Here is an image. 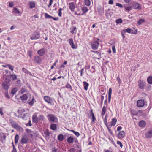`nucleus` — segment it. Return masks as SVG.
Listing matches in <instances>:
<instances>
[{"mask_svg": "<svg viewBox=\"0 0 152 152\" xmlns=\"http://www.w3.org/2000/svg\"><path fill=\"white\" fill-rule=\"evenodd\" d=\"M38 118L36 115H34L32 116V121L35 123H37L38 121Z\"/></svg>", "mask_w": 152, "mask_h": 152, "instance_id": "17", "label": "nucleus"}, {"mask_svg": "<svg viewBox=\"0 0 152 152\" xmlns=\"http://www.w3.org/2000/svg\"><path fill=\"white\" fill-rule=\"evenodd\" d=\"M56 128L57 126L56 124H53L50 125V128L52 130H55L56 129Z\"/></svg>", "mask_w": 152, "mask_h": 152, "instance_id": "35", "label": "nucleus"}, {"mask_svg": "<svg viewBox=\"0 0 152 152\" xmlns=\"http://www.w3.org/2000/svg\"><path fill=\"white\" fill-rule=\"evenodd\" d=\"M51 18L53 19L55 21H57L59 19V18L58 17L54 18L52 17V18Z\"/></svg>", "mask_w": 152, "mask_h": 152, "instance_id": "59", "label": "nucleus"}, {"mask_svg": "<svg viewBox=\"0 0 152 152\" xmlns=\"http://www.w3.org/2000/svg\"><path fill=\"white\" fill-rule=\"evenodd\" d=\"M69 8L72 11L74 10L75 8V5L74 2L70 3H69Z\"/></svg>", "mask_w": 152, "mask_h": 152, "instance_id": "13", "label": "nucleus"}, {"mask_svg": "<svg viewBox=\"0 0 152 152\" xmlns=\"http://www.w3.org/2000/svg\"><path fill=\"white\" fill-rule=\"evenodd\" d=\"M71 30L70 31V32L72 34H74L75 32L74 31H75L76 29V27L73 26L72 28H70Z\"/></svg>", "mask_w": 152, "mask_h": 152, "instance_id": "42", "label": "nucleus"}, {"mask_svg": "<svg viewBox=\"0 0 152 152\" xmlns=\"http://www.w3.org/2000/svg\"><path fill=\"white\" fill-rule=\"evenodd\" d=\"M74 141V139L72 137L70 136L67 139V141L69 143H72Z\"/></svg>", "mask_w": 152, "mask_h": 152, "instance_id": "16", "label": "nucleus"}, {"mask_svg": "<svg viewBox=\"0 0 152 152\" xmlns=\"http://www.w3.org/2000/svg\"><path fill=\"white\" fill-rule=\"evenodd\" d=\"M75 14L77 15H82L83 14V13H81L79 12V11H76L75 12Z\"/></svg>", "mask_w": 152, "mask_h": 152, "instance_id": "54", "label": "nucleus"}, {"mask_svg": "<svg viewBox=\"0 0 152 152\" xmlns=\"http://www.w3.org/2000/svg\"><path fill=\"white\" fill-rule=\"evenodd\" d=\"M28 139L26 137H22L20 141L22 144L26 143L28 141Z\"/></svg>", "mask_w": 152, "mask_h": 152, "instance_id": "19", "label": "nucleus"}, {"mask_svg": "<svg viewBox=\"0 0 152 152\" xmlns=\"http://www.w3.org/2000/svg\"><path fill=\"white\" fill-rule=\"evenodd\" d=\"M90 115L91 116H92V120L93 122H94L96 120V119L95 117L94 113L93 112L92 109H91L90 110Z\"/></svg>", "mask_w": 152, "mask_h": 152, "instance_id": "21", "label": "nucleus"}, {"mask_svg": "<svg viewBox=\"0 0 152 152\" xmlns=\"http://www.w3.org/2000/svg\"><path fill=\"white\" fill-rule=\"evenodd\" d=\"M117 121V119L115 118H113L112 119V121L110 122V126L111 127L113 126H115L116 123Z\"/></svg>", "mask_w": 152, "mask_h": 152, "instance_id": "25", "label": "nucleus"}, {"mask_svg": "<svg viewBox=\"0 0 152 152\" xmlns=\"http://www.w3.org/2000/svg\"><path fill=\"white\" fill-rule=\"evenodd\" d=\"M133 8L135 9L140 10L141 9V7L140 5L137 3H134L133 6Z\"/></svg>", "mask_w": 152, "mask_h": 152, "instance_id": "10", "label": "nucleus"}, {"mask_svg": "<svg viewBox=\"0 0 152 152\" xmlns=\"http://www.w3.org/2000/svg\"><path fill=\"white\" fill-rule=\"evenodd\" d=\"M117 144L119 145L120 147H122L123 146V145L121 142L119 141H118L117 142Z\"/></svg>", "mask_w": 152, "mask_h": 152, "instance_id": "55", "label": "nucleus"}, {"mask_svg": "<svg viewBox=\"0 0 152 152\" xmlns=\"http://www.w3.org/2000/svg\"><path fill=\"white\" fill-rule=\"evenodd\" d=\"M5 97L6 98H7L8 99L10 98V96H9L8 93H5Z\"/></svg>", "mask_w": 152, "mask_h": 152, "instance_id": "57", "label": "nucleus"}, {"mask_svg": "<svg viewBox=\"0 0 152 152\" xmlns=\"http://www.w3.org/2000/svg\"><path fill=\"white\" fill-rule=\"evenodd\" d=\"M45 17L46 18H52V16L49 15L48 13H45Z\"/></svg>", "mask_w": 152, "mask_h": 152, "instance_id": "45", "label": "nucleus"}, {"mask_svg": "<svg viewBox=\"0 0 152 152\" xmlns=\"http://www.w3.org/2000/svg\"><path fill=\"white\" fill-rule=\"evenodd\" d=\"M12 12L15 14H19L20 12L16 7H14L12 10Z\"/></svg>", "mask_w": 152, "mask_h": 152, "instance_id": "31", "label": "nucleus"}, {"mask_svg": "<svg viewBox=\"0 0 152 152\" xmlns=\"http://www.w3.org/2000/svg\"><path fill=\"white\" fill-rule=\"evenodd\" d=\"M125 136V133L124 131H122L120 132L118 135V137L119 138H123Z\"/></svg>", "mask_w": 152, "mask_h": 152, "instance_id": "22", "label": "nucleus"}, {"mask_svg": "<svg viewBox=\"0 0 152 152\" xmlns=\"http://www.w3.org/2000/svg\"><path fill=\"white\" fill-rule=\"evenodd\" d=\"M145 103L143 100H139L137 101V106L138 107H142L144 105Z\"/></svg>", "mask_w": 152, "mask_h": 152, "instance_id": "7", "label": "nucleus"}, {"mask_svg": "<svg viewBox=\"0 0 152 152\" xmlns=\"http://www.w3.org/2000/svg\"><path fill=\"white\" fill-rule=\"evenodd\" d=\"M116 6H118L121 8H122L123 7L122 5L119 3H116Z\"/></svg>", "mask_w": 152, "mask_h": 152, "instance_id": "49", "label": "nucleus"}, {"mask_svg": "<svg viewBox=\"0 0 152 152\" xmlns=\"http://www.w3.org/2000/svg\"><path fill=\"white\" fill-rule=\"evenodd\" d=\"M10 123L11 124L12 126L15 129L19 128L20 127L18 124L15 122L13 120L10 119L9 120Z\"/></svg>", "mask_w": 152, "mask_h": 152, "instance_id": "6", "label": "nucleus"}, {"mask_svg": "<svg viewBox=\"0 0 152 152\" xmlns=\"http://www.w3.org/2000/svg\"><path fill=\"white\" fill-rule=\"evenodd\" d=\"M2 110H3L2 108H0V114L1 115H4V113L3 112Z\"/></svg>", "mask_w": 152, "mask_h": 152, "instance_id": "58", "label": "nucleus"}, {"mask_svg": "<svg viewBox=\"0 0 152 152\" xmlns=\"http://www.w3.org/2000/svg\"><path fill=\"white\" fill-rule=\"evenodd\" d=\"M75 150L73 148H72L69 150V152H74Z\"/></svg>", "mask_w": 152, "mask_h": 152, "instance_id": "64", "label": "nucleus"}, {"mask_svg": "<svg viewBox=\"0 0 152 152\" xmlns=\"http://www.w3.org/2000/svg\"><path fill=\"white\" fill-rule=\"evenodd\" d=\"M14 4L13 2L9 3V6L10 7H12L13 6Z\"/></svg>", "mask_w": 152, "mask_h": 152, "instance_id": "56", "label": "nucleus"}, {"mask_svg": "<svg viewBox=\"0 0 152 152\" xmlns=\"http://www.w3.org/2000/svg\"><path fill=\"white\" fill-rule=\"evenodd\" d=\"M2 86L3 89L6 90H8L9 87L8 83L6 82L2 84Z\"/></svg>", "mask_w": 152, "mask_h": 152, "instance_id": "20", "label": "nucleus"}, {"mask_svg": "<svg viewBox=\"0 0 152 152\" xmlns=\"http://www.w3.org/2000/svg\"><path fill=\"white\" fill-rule=\"evenodd\" d=\"M125 9L126 10L128 11H129L132 10V7L129 6L128 7H125Z\"/></svg>", "mask_w": 152, "mask_h": 152, "instance_id": "47", "label": "nucleus"}, {"mask_svg": "<svg viewBox=\"0 0 152 152\" xmlns=\"http://www.w3.org/2000/svg\"><path fill=\"white\" fill-rule=\"evenodd\" d=\"M10 77L11 79H12V80H15L17 79V76L15 74H12L9 76L8 77Z\"/></svg>", "mask_w": 152, "mask_h": 152, "instance_id": "32", "label": "nucleus"}, {"mask_svg": "<svg viewBox=\"0 0 152 152\" xmlns=\"http://www.w3.org/2000/svg\"><path fill=\"white\" fill-rule=\"evenodd\" d=\"M69 42L71 45V48L73 49H76V47L74 43L73 42V39L72 38H70L69 39Z\"/></svg>", "mask_w": 152, "mask_h": 152, "instance_id": "8", "label": "nucleus"}, {"mask_svg": "<svg viewBox=\"0 0 152 152\" xmlns=\"http://www.w3.org/2000/svg\"><path fill=\"white\" fill-rule=\"evenodd\" d=\"M6 66H8L9 69L12 71L14 70V67L12 66L9 64H7L6 65Z\"/></svg>", "mask_w": 152, "mask_h": 152, "instance_id": "43", "label": "nucleus"}, {"mask_svg": "<svg viewBox=\"0 0 152 152\" xmlns=\"http://www.w3.org/2000/svg\"><path fill=\"white\" fill-rule=\"evenodd\" d=\"M53 0H50L49 4L48 6V7H49L52 5V3H53Z\"/></svg>", "mask_w": 152, "mask_h": 152, "instance_id": "61", "label": "nucleus"}, {"mask_svg": "<svg viewBox=\"0 0 152 152\" xmlns=\"http://www.w3.org/2000/svg\"><path fill=\"white\" fill-rule=\"evenodd\" d=\"M44 116L42 115H40L39 116V119L40 120H43V119H44Z\"/></svg>", "mask_w": 152, "mask_h": 152, "instance_id": "60", "label": "nucleus"}, {"mask_svg": "<svg viewBox=\"0 0 152 152\" xmlns=\"http://www.w3.org/2000/svg\"><path fill=\"white\" fill-rule=\"evenodd\" d=\"M93 52L95 53L96 54L97 56L98 57V58H97L99 59L100 58H101V54L100 53H99L97 51Z\"/></svg>", "mask_w": 152, "mask_h": 152, "instance_id": "41", "label": "nucleus"}, {"mask_svg": "<svg viewBox=\"0 0 152 152\" xmlns=\"http://www.w3.org/2000/svg\"><path fill=\"white\" fill-rule=\"evenodd\" d=\"M84 2L86 5L89 6L91 4V1L89 0H85Z\"/></svg>", "mask_w": 152, "mask_h": 152, "instance_id": "40", "label": "nucleus"}, {"mask_svg": "<svg viewBox=\"0 0 152 152\" xmlns=\"http://www.w3.org/2000/svg\"><path fill=\"white\" fill-rule=\"evenodd\" d=\"M19 136L18 134H16L15 135V144H16L18 143V141L19 140Z\"/></svg>", "mask_w": 152, "mask_h": 152, "instance_id": "39", "label": "nucleus"}, {"mask_svg": "<svg viewBox=\"0 0 152 152\" xmlns=\"http://www.w3.org/2000/svg\"><path fill=\"white\" fill-rule=\"evenodd\" d=\"M113 0H110L109 1L108 3L110 4H113Z\"/></svg>", "mask_w": 152, "mask_h": 152, "instance_id": "63", "label": "nucleus"}, {"mask_svg": "<svg viewBox=\"0 0 152 152\" xmlns=\"http://www.w3.org/2000/svg\"><path fill=\"white\" fill-rule=\"evenodd\" d=\"M70 131L73 133L77 137H78L80 135V133L78 132L75 131L73 130H70Z\"/></svg>", "mask_w": 152, "mask_h": 152, "instance_id": "38", "label": "nucleus"}, {"mask_svg": "<svg viewBox=\"0 0 152 152\" xmlns=\"http://www.w3.org/2000/svg\"><path fill=\"white\" fill-rule=\"evenodd\" d=\"M20 98L22 101L26 100L28 99V96L26 94H23L20 96Z\"/></svg>", "mask_w": 152, "mask_h": 152, "instance_id": "23", "label": "nucleus"}, {"mask_svg": "<svg viewBox=\"0 0 152 152\" xmlns=\"http://www.w3.org/2000/svg\"><path fill=\"white\" fill-rule=\"evenodd\" d=\"M35 3L34 1H31L29 3V7L31 8H32L35 6Z\"/></svg>", "mask_w": 152, "mask_h": 152, "instance_id": "27", "label": "nucleus"}, {"mask_svg": "<svg viewBox=\"0 0 152 152\" xmlns=\"http://www.w3.org/2000/svg\"><path fill=\"white\" fill-rule=\"evenodd\" d=\"M112 91V89L111 88H110L109 90L108 95V96H111Z\"/></svg>", "mask_w": 152, "mask_h": 152, "instance_id": "51", "label": "nucleus"}, {"mask_svg": "<svg viewBox=\"0 0 152 152\" xmlns=\"http://www.w3.org/2000/svg\"><path fill=\"white\" fill-rule=\"evenodd\" d=\"M45 100L49 104L53 105L54 103L53 100L49 97L45 96L44 97Z\"/></svg>", "mask_w": 152, "mask_h": 152, "instance_id": "4", "label": "nucleus"}, {"mask_svg": "<svg viewBox=\"0 0 152 152\" xmlns=\"http://www.w3.org/2000/svg\"><path fill=\"white\" fill-rule=\"evenodd\" d=\"M17 91V89L16 88H13L11 91V94L13 95H14Z\"/></svg>", "mask_w": 152, "mask_h": 152, "instance_id": "37", "label": "nucleus"}, {"mask_svg": "<svg viewBox=\"0 0 152 152\" xmlns=\"http://www.w3.org/2000/svg\"><path fill=\"white\" fill-rule=\"evenodd\" d=\"M145 122L143 120H141L139 123V125L140 127H144L145 126Z\"/></svg>", "mask_w": 152, "mask_h": 152, "instance_id": "15", "label": "nucleus"}, {"mask_svg": "<svg viewBox=\"0 0 152 152\" xmlns=\"http://www.w3.org/2000/svg\"><path fill=\"white\" fill-rule=\"evenodd\" d=\"M23 71L25 73L27 74V75H29L30 76H32L31 73L29 72L28 70L26 69L25 68H23L22 69Z\"/></svg>", "mask_w": 152, "mask_h": 152, "instance_id": "24", "label": "nucleus"}, {"mask_svg": "<svg viewBox=\"0 0 152 152\" xmlns=\"http://www.w3.org/2000/svg\"><path fill=\"white\" fill-rule=\"evenodd\" d=\"M122 20L121 18L117 19L116 20V23L117 24L121 23H122Z\"/></svg>", "mask_w": 152, "mask_h": 152, "instance_id": "44", "label": "nucleus"}, {"mask_svg": "<svg viewBox=\"0 0 152 152\" xmlns=\"http://www.w3.org/2000/svg\"><path fill=\"white\" fill-rule=\"evenodd\" d=\"M81 10L83 11L82 13H83V14L86 13L88 11V9L87 7L85 6L82 7Z\"/></svg>", "mask_w": 152, "mask_h": 152, "instance_id": "29", "label": "nucleus"}, {"mask_svg": "<svg viewBox=\"0 0 152 152\" xmlns=\"http://www.w3.org/2000/svg\"><path fill=\"white\" fill-rule=\"evenodd\" d=\"M84 71V69L83 68H82L81 69V71H80V76H83V72Z\"/></svg>", "mask_w": 152, "mask_h": 152, "instance_id": "62", "label": "nucleus"}, {"mask_svg": "<svg viewBox=\"0 0 152 152\" xmlns=\"http://www.w3.org/2000/svg\"><path fill=\"white\" fill-rule=\"evenodd\" d=\"M83 83L84 89L86 90H87L88 89V87L89 86L88 83L86 81H84Z\"/></svg>", "mask_w": 152, "mask_h": 152, "instance_id": "26", "label": "nucleus"}, {"mask_svg": "<svg viewBox=\"0 0 152 152\" xmlns=\"http://www.w3.org/2000/svg\"><path fill=\"white\" fill-rule=\"evenodd\" d=\"M147 80L149 84H152V76L148 77L147 79Z\"/></svg>", "mask_w": 152, "mask_h": 152, "instance_id": "30", "label": "nucleus"}, {"mask_svg": "<svg viewBox=\"0 0 152 152\" xmlns=\"http://www.w3.org/2000/svg\"><path fill=\"white\" fill-rule=\"evenodd\" d=\"M64 136L63 135L60 134L58 136V139L60 141H62L63 140Z\"/></svg>", "mask_w": 152, "mask_h": 152, "instance_id": "36", "label": "nucleus"}, {"mask_svg": "<svg viewBox=\"0 0 152 152\" xmlns=\"http://www.w3.org/2000/svg\"><path fill=\"white\" fill-rule=\"evenodd\" d=\"M19 92L20 93L23 94L24 92H27V90L25 87H23L21 88Z\"/></svg>", "mask_w": 152, "mask_h": 152, "instance_id": "33", "label": "nucleus"}, {"mask_svg": "<svg viewBox=\"0 0 152 152\" xmlns=\"http://www.w3.org/2000/svg\"><path fill=\"white\" fill-rule=\"evenodd\" d=\"M45 50L44 49L42 48L37 51V53L40 56H43L45 53Z\"/></svg>", "mask_w": 152, "mask_h": 152, "instance_id": "12", "label": "nucleus"}, {"mask_svg": "<svg viewBox=\"0 0 152 152\" xmlns=\"http://www.w3.org/2000/svg\"><path fill=\"white\" fill-rule=\"evenodd\" d=\"M34 61L37 63H39L42 61L41 58L38 56H36L34 57Z\"/></svg>", "mask_w": 152, "mask_h": 152, "instance_id": "11", "label": "nucleus"}, {"mask_svg": "<svg viewBox=\"0 0 152 152\" xmlns=\"http://www.w3.org/2000/svg\"><path fill=\"white\" fill-rule=\"evenodd\" d=\"M106 110H107L106 107L105 106H104L103 107L102 109V112L105 113L106 111Z\"/></svg>", "mask_w": 152, "mask_h": 152, "instance_id": "52", "label": "nucleus"}, {"mask_svg": "<svg viewBox=\"0 0 152 152\" xmlns=\"http://www.w3.org/2000/svg\"><path fill=\"white\" fill-rule=\"evenodd\" d=\"M100 91L102 92L103 93L102 94V95L105 94V90L104 88L101 89Z\"/></svg>", "mask_w": 152, "mask_h": 152, "instance_id": "48", "label": "nucleus"}, {"mask_svg": "<svg viewBox=\"0 0 152 152\" xmlns=\"http://www.w3.org/2000/svg\"><path fill=\"white\" fill-rule=\"evenodd\" d=\"M99 43L98 41H95L91 43V48L94 50L97 49Z\"/></svg>", "mask_w": 152, "mask_h": 152, "instance_id": "5", "label": "nucleus"}, {"mask_svg": "<svg viewBox=\"0 0 152 152\" xmlns=\"http://www.w3.org/2000/svg\"><path fill=\"white\" fill-rule=\"evenodd\" d=\"M138 86L140 89H143L145 88L146 85L144 81L140 80L138 81Z\"/></svg>", "mask_w": 152, "mask_h": 152, "instance_id": "3", "label": "nucleus"}, {"mask_svg": "<svg viewBox=\"0 0 152 152\" xmlns=\"http://www.w3.org/2000/svg\"><path fill=\"white\" fill-rule=\"evenodd\" d=\"M34 99L33 97L32 98V99L31 100V101H30V99H29L28 101V102L29 104L31 106H32L33 105L34 103Z\"/></svg>", "mask_w": 152, "mask_h": 152, "instance_id": "34", "label": "nucleus"}, {"mask_svg": "<svg viewBox=\"0 0 152 152\" xmlns=\"http://www.w3.org/2000/svg\"><path fill=\"white\" fill-rule=\"evenodd\" d=\"M47 117L50 122H56L57 120V118L55 115L53 114H48Z\"/></svg>", "mask_w": 152, "mask_h": 152, "instance_id": "1", "label": "nucleus"}, {"mask_svg": "<svg viewBox=\"0 0 152 152\" xmlns=\"http://www.w3.org/2000/svg\"><path fill=\"white\" fill-rule=\"evenodd\" d=\"M112 49L113 53H116V49L115 47L114 46H113L112 47Z\"/></svg>", "mask_w": 152, "mask_h": 152, "instance_id": "53", "label": "nucleus"}, {"mask_svg": "<svg viewBox=\"0 0 152 152\" xmlns=\"http://www.w3.org/2000/svg\"><path fill=\"white\" fill-rule=\"evenodd\" d=\"M126 31L129 33H131V34H136L137 33L136 31L135 30L133 32V31L130 28H127L126 30Z\"/></svg>", "mask_w": 152, "mask_h": 152, "instance_id": "18", "label": "nucleus"}, {"mask_svg": "<svg viewBox=\"0 0 152 152\" xmlns=\"http://www.w3.org/2000/svg\"><path fill=\"white\" fill-rule=\"evenodd\" d=\"M40 35L39 33L37 32H35L31 35L30 38L32 40L37 39L39 38Z\"/></svg>", "mask_w": 152, "mask_h": 152, "instance_id": "2", "label": "nucleus"}, {"mask_svg": "<svg viewBox=\"0 0 152 152\" xmlns=\"http://www.w3.org/2000/svg\"><path fill=\"white\" fill-rule=\"evenodd\" d=\"M66 87L67 88L70 89H71L72 88V87L71 85L68 83H67L66 84Z\"/></svg>", "mask_w": 152, "mask_h": 152, "instance_id": "46", "label": "nucleus"}, {"mask_svg": "<svg viewBox=\"0 0 152 152\" xmlns=\"http://www.w3.org/2000/svg\"><path fill=\"white\" fill-rule=\"evenodd\" d=\"M146 138H149L152 137V129L148 131L145 134Z\"/></svg>", "mask_w": 152, "mask_h": 152, "instance_id": "9", "label": "nucleus"}, {"mask_svg": "<svg viewBox=\"0 0 152 152\" xmlns=\"http://www.w3.org/2000/svg\"><path fill=\"white\" fill-rule=\"evenodd\" d=\"M145 22V20L144 19H140L137 22V23L138 25H141L142 23H144Z\"/></svg>", "mask_w": 152, "mask_h": 152, "instance_id": "28", "label": "nucleus"}, {"mask_svg": "<svg viewBox=\"0 0 152 152\" xmlns=\"http://www.w3.org/2000/svg\"><path fill=\"white\" fill-rule=\"evenodd\" d=\"M107 114L105 115V116L104 118V123L105 124L106 126L107 127V128L108 129V130L109 131H110V129L109 128H110L109 126L107 125Z\"/></svg>", "mask_w": 152, "mask_h": 152, "instance_id": "14", "label": "nucleus"}, {"mask_svg": "<svg viewBox=\"0 0 152 152\" xmlns=\"http://www.w3.org/2000/svg\"><path fill=\"white\" fill-rule=\"evenodd\" d=\"M99 15H102V14H103V13H104L103 10L102 9H101L99 11Z\"/></svg>", "mask_w": 152, "mask_h": 152, "instance_id": "50", "label": "nucleus"}]
</instances>
